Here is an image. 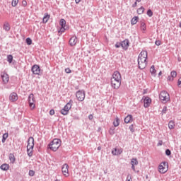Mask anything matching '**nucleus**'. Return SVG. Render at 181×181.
<instances>
[{
  "instance_id": "40",
  "label": "nucleus",
  "mask_w": 181,
  "mask_h": 181,
  "mask_svg": "<svg viewBox=\"0 0 181 181\" xmlns=\"http://www.w3.org/2000/svg\"><path fill=\"white\" fill-rule=\"evenodd\" d=\"M165 155L166 156H170V155H172V151H170V149L167 148L165 150Z\"/></svg>"
},
{
  "instance_id": "26",
  "label": "nucleus",
  "mask_w": 181,
  "mask_h": 181,
  "mask_svg": "<svg viewBox=\"0 0 181 181\" xmlns=\"http://www.w3.org/2000/svg\"><path fill=\"white\" fill-rule=\"evenodd\" d=\"M130 165H134V166L138 165V159L132 158L131 162H130Z\"/></svg>"
},
{
  "instance_id": "56",
  "label": "nucleus",
  "mask_w": 181,
  "mask_h": 181,
  "mask_svg": "<svg viewBox=\"0 0 181 181\" xmlns=\"http://www.w3.org/2000/svg\"><path fill=\"white\" fill-rule=\"evenodd\" d=\"M140 64H141V67H143V66H145V64H146H146H148V62H144V64H142L141 62H140Z\"/></svg>"
},
{
  "instance_id": "20",
  "label": "nucleus",
  "mask_w": 181,
  "mask_h": 181,
  "mask_svg": "<svg viewBox=\"0 0 181 181\" xmlns=\"http://www.w3.org/2000/svg\"><path fill=\"white\" fill-rule=\"evenodd\" d=\"M49 19H50V15H49V13H45L44 17L42 18V23H47Z\"/></svg>"
},
{
  "instance_id": "31",
  "label": "nucleus",
  "mask_w": 181,
  "mask_h": 181,
  "mask_svg": "<svg viewBox=\"0 0 181 181\" xmlns=\"http://www.w3.org/2000/svg\"><path fill=\"white\" fill-rule=\"evenodd\" d=\"M150 73L151 74H156V69H155V65H152L150 68Z\"/></svg>"
},
{
  "instance_id": "2",
  "label": "nucleus",
  "mask_w": 181,
  "mask_h": 181,
  "mask_svg": "<svg viewBox=\"0 0 181 181\" xmlns=\"http://www.w3.org/2000/svg\"><path fill=\"white\" fill-rule=\"evenodd\" d=\"M62 145V141L59 139H54L48 145L47 149H50L53 152H56L60 146Z\"/></svg>"
},
{
  "instance_id": "15",
  "label": "nucleus",
  "mask_w": 181,
  "mask_h": 181,
  "mask_svg": "<svg viewBox=\"0 0 181 181\" xmlns=\"http://www.w3.org/2000/svg\"><path fill=\"white\" fill-rule=\"evenodd\" d=\"M122 43V48L123 50H128V48L129 47V40L125 39L123 41L121 42Z\"/></svg>"
},
{
  "instance_id": "23",
  "label": "nucleus",
  "mask_w": 181,
  "mask_h": 181,
  "mask_svg": "<svg viewBox=\"0 0 181 181\" xmlns=\"http://www.w3.org/2000/svg\"><path fill=\"white\" fill-rule=\"evenodd\" d=\"M8 136H9V134H8V133H4L3 134L2 139H1L2 144H5L6 139H8Z\"/></svg>"
},
{
  "instance_id": "10",
  "label": "nucleus",
  "mask_w": 181,
  "mask_h": 181,
  "mask_svg": "<svg viewBox=\"0 0 181 181\" xmlns=\"http://www.w3.org/2000/svg\"><path fill=\"white\" fill-rule=\"evenodd\" d=\"M142 100L144 108H149L151 104H152V99L149 96H144Z\"/></svg>"
},
{
  "instance_id": "16",
  "label": "nucleus",
  "mask_w": 181,
  "mask_h": 181,
  "mask_svg": "<svg viewBox=\"0 0 181 181\" xmlns=\"http://www.w3.org/2000/svg\"><path fill=\"white\" fill-rule=\"evenodd\" d=\"M9 100L11 103H15L18 101V93L13 92L9 95Z\"/></svg>"
},
{
  "instance_id": "62",
  "label": "nucleus",
  "mask_w": 181,
  "mask_h": 181,
  "mask_svg": "<svg viewBox=\"0 0 181 181\" xmlns=\"http://www.w3.org/2000/svg\"><path fill=\"white\" fill-rule=\"evenodd\" d=\"M98 151H101V146L98 147Z\"/></svg>"
},
{
  "instance_id": "13",
  "label": "nucleus",
  "mask_w": 181,
  "mask_h": 181,
  "mask_svg": "<svg viewBox=\"0 0 181 181\" xmlns=\"http://www.w3.org/2000/svg\"><path fill=\"white\" fill-rule=\"evenodd\" d=\"M110 84L111 87H112V88H114L115 90H118V88L121 87V81L117 82V81L114 79H110Z\"/></svg>"
},
{
  "instance_id": "1",
  "label": "nucleus",
  "mask_w": 181,
  "mask_h": 181,
  "mask_svg": "<svg viewBox=\"0 0 181 181\" xmlns=\"http://www.w3.org/2000/svg\"><path fill=\"white\" fill-rule=\"evenodd\" d=\"M148 59V52L147 51H141L138 57V68L140 70H144L145 67H146V64H144L143 67H141V64H144V63H146V60Z\"/></svg>"
},
{
  "instance_id": "21",
  "label": "nucleus",
  "mask_w": 181,
  "mask_h": 181,
  "mask_svg": "<svg viewBox=\"0 0 181 181\" xmlns=\"http://www.w3.org/2000/svg\"><path fill=\"white\" fill-rule=\"evenodd\" d=\"M8 159L11 162V163H15L16 158H15V155L12 153H11L8 156Z\"/></svg>"
},
{
  "instance_id": "18",
  "label": "nucleus",
  "mask_w": 181,
  "mask_h": 181,
  "mask_svg": "<svg viewBox=\"0 0 181 181\" xmlns=\"http://www.w3.org/2000/svg\"><path fill=\"white\" fill-rule=\"evenodd\" d=\"M134 121V117H132V115H128L125 118H124V122L125 124H129L130 122H132Z\"/></svg>"
},
{
  "instance_id": "36",
  "label": "nucleus",
  "mask_w": 181,
  "mask_h": 181,
  "mask_svg": "<svg viewBox=\"0 0 181 181\" xmlns=\"http://www.w3.org/2000/svg\"><path fill=\"white\" fill-rule=\"evenodd\" d=\"M170 76L173 78H175V77L177 76V72H176V71H172L170 72Z\"/></svg>"
},
{
  "instance_id": "14",
  "label": "nucleus",
  "mask_w": 181,
  "mask_h": 181,
  "mask_svg": "<svg viewBox=\"0 0 181 181\" xmlns=\"http://www.w3.org/2000/svg\"><path fill=\"white\" fill-rule=\"evenodd\" d=\"M77 42H78V38L76 35H74L69 39V45L73 47V46L77 45Z\"/></svg>"
},
{
  "instance_id": "42",
  "label": "nucleus",
  "mask_w": 181,
  "mask_h": 181,
  "mask_svg": "<svg viewBox=\"0 0 181 181\" xmlns=\"http://www.w3.org/2000/svg\"><path fill=\"white\" fill-rule=\"evenodd\" d=\"M160 165H162L164 168L167 167V169H168V168H169V165L168 164V162H166V161L162 162Z\"/></svg>"
},
{
  "instance_id": "7",
  "label": "nucleus",
  "mask_w": 181,
  "mask_h": 181,
  "mask_svg": "<svg viewBox=\"0 0 181 181\" xmlns=\"http://www.w3.org/2000/svg\"><path fill=\"white\" fill-rule=\"evenodd\" d=\"M76 97L78 101H84L86 98V91L84 90H79L76 93Z\"/></svg>"
},
{
  "instance_id": "57",
  "label": "nucleus",
  "mask_w": 181,
  "mask_h": 181,
  "mask_svg": "<svg viewBox=\"0 0 181 181\" xmlns=\"http://www.w3.org/2000/svg\"><path fill=\"white\" fill-rule=\"evenodd\" d=\"M132 170H134V172H136V170H135V165H132Z\"/></svg>"
},
{
  "instance_id": "39",
  "label": "nucleus",
  "mask_w": 181,
  "mask_h": 181,
  "mask_svg": "<svg viewBox=\"0 0 181 181\" xmlns=\"http://www.w3.org/2000/svg\"><path fill=\"white\" fill-rule=\"evenodd\" d=\"M146 13L149 18H152V16H153V12L151 9H148Z\"/></svg>"
},
{
  "instance_id": "45",
  "label": "nucleus",
  "mask_w": 181,
  "mask_h": 181,
  "mask_svg": "<svg viewBox=\"0 0 181 181\" xmlns=\"http://www.w3.org/2000/svg\"><path fill=\"white\" fill-rule=\"evenodd\" d=\"M129 129H130V132L134 134V132H135V129H134V124H131L129 127Z\"/></svg>"
},
{
  "instance_id": "4",
  "label": "nucleus",
  "mask_w": 181,
  "mask_h": 181,
  "mask_svg": "<svg viewBox=\"0 0 181 181\" xmlns=\"http://www.w3.org/2000/svg\"><path fill=\"white\" fill-rule=\"evenodd\" d=\"M159 98L160 101H162L164 103H168V101H170V95H169V93L166 90H162L159 94Z\"/></svg>"
},
{
  "instance_id": "29",
  "label": "nucleus",
  "mask_w": 181,
  "mask_h": 181,
  "mask_svg": "<svg viewBox=\"0 0 181 181\" xmlns=\"http://www.w3.org/2000/svg\"><path fill=\"white\" fill-rule=\"evenodd\" d=\"M113 127H118V125H119V118H118V117H117L115 118V121L113 122Z\"/></svg>"
},
{
  "instance_id": "17",
  "label": "nucleus",
  "mask_w": 181,
  "mask_h": 181,
  "mask_svg": "<svg viewBox=\"0 0 181 181\" xmlns=\"http://www.w3.org/2000/svg\"><path fill=\"white\" fill-rule=\"evenodd\" d=\"M122 152V148H113V150L112 151V154L114 156H118V155H121Z\"/></svg>"
},
{
  "instance_id": "44",
  "label": "nucleus",
  "mask_w": 181,
  "mask_h": 181,
  "mask_svg": "<svg viewBox=\"0 0 181 181\" xmlns=\"http://www.w3.org/2000/svg\"><path fill=\"white\" fill-rule=\"evenodd\" d=\"M126 181H132V176L131 175V174L127 175Z\"/></svg>"
},
{
  "instance_id": "5",
  "label": "nucleus",
  "mask_w": 181,
  "mask_h": 181,
  "mask_svg": "<svg viewBox=\"0 0 181 181\" xmlns=\"http://www.w3.org/2000/svg\"><path fill=\"white\" fill-rule=\"evenodd\" d=\"M71 104H73V100H70L69 103L66 104L63 109L60 110L62 115H68L70 110H71Z\"/></svg>"
},
{
  "instance_id": "64",
  "label": "nucleus",
  "mask_w": 181,
  "mask_h": 181,
  "mask_svg": "<svg viewBox=\"0 0 181 181\" xmlns=\"http://www.w3.org/2000/svg\"><path fill=\"white\" fill-rule=\"evenodd\" d=\"M179 26L181 28V21L180 22Z\"/></svg>"
},
{
  "instance_id": "46",
  "label": "nucleus",
  "mask_w": 181,
  "mask_h": 181,
  "mask_svg": "<svg viewBox=\"0 0 181 181\" xmlns=\"http://www.w3.org/2000/svg\"><path fill=\"white\" fill-rule=\"evenodd\" d=\"M155 45H156V46H160V45H162V42H160V40H156Z\"/></svg>"
},
{
  "instance_id": "35",
  "label": "nucleus",
  "mask_w": 181,
  "mask_h": 181,
  "mask_svg": "<svg viewBox=\"0 0 181 181\" xmlns=\"http://www.w3.org/2000/svg\"><path fill=\"white\" fill-rule=\"evenodd\" d=\"M25 43H26L27 45H28V46H30V45H32V38H30V37H27V38L25 39Z\"/></svg>"
},
{
  "instance_id": "25",
  "label": "nucleus",
  "mask_w": 181,
  "mask_h": 181,
  "mask_svg": "<svg viewBox=\"0 0 181 181\" xmlns=\"http://www.w3.org/2000/svg\"><path fill=\"white\" fill-rule=\"evenodd\" d=\"M0 168L1 169V170H9V165L6 163H4L0 166Z\"/></svg>"
},
{
  "instance_id": "19",
  "label": "nucleus",
  "mask_w": 181,
  "mask_h": 181,
  "mask_svg": "<svg viewBox=\"0 0 181 181\" xmlns=\"http://www.w3.org/2000/svg\"><path fill=\"white\" fill-rule=\"evenodd\" d=\"M3 29L6 32H9L11 30V25H9V23L5 22L3 25Z\"/></svg>"
},
{
  "instance_id": "37",
  "label": "nucleus",
  "mask_w": 181,
  "mask_h": 181,
  "mask_svg": "<svg viewBox=\"0 0 181 181\" xmlns=\"http://www.w3.org/2000/svg\"><path fill=\"white\" fill-rule=\"evenodd\" d=\"M18 4H19V0H12L11 6L15 7Z\"/></svg>"
},
{
  "instance_id": "38",
  "label": "nucleus",
  "mask_w": 181,
  "mask_h": 181,
  "mask_svg": "<svg viewBox=\"0 0 181 181\" xmlns=\"http://www.w3.org/2000/svg\"><path fill=\"white\" fill-rule=\"evenodd\" d=\"M166 112H168V107L164 106L161 111V115H165V114H166Z\"/></svg>"
},
{
  "instance_id": "22",
  "label": "nucleus",
  "mask_w": 181,
  "mask_h": 181,
  "mask_svg": "<svg viewBox=\"0 0 181 181\" xmlns=\"http://www.w3.org/2000/svg\"><path fill=\"white\" fill-rule=\"evenodd\" d=\"M159 172L160 173H166V172H168V168H166L165 167H163V165L160 164Z\"/></svg>"
},
{
  "instance_id": "6",
  "label": "nucleus",
  "mask_w": 181,
  "mask_h": 181,
  "mask_svg": "<svg viewBox=\"0 0 181 181\" xmlns=\"http://www.w3.org/2000/svg\"><path fill=\"white\" fill-rule=\"evenodd\" d=\"M0 77L2 80L3 86H6V84L9 83V74H8L6 71L1 72Z\"/></svg>"
},
{
  "instance_id": "43",
  "label": "nucleus",
  "mask_w": 181,
  "mask_h": 181,
  "mask_svg": "<svg viewBox=\"0 0 181 181\" xmlns=\"http://www.w3.org/2000/svg\"><path fill=\"white\" fill-rule=\"evenodd\" d=\"M28 175H29V176H31V177L35 176V170H30L29 172H28Z\"/></svg>"
},
{
  "instance_id": "30",
  "label": "nucleus",
  "mask_w": 181,
  "mask_h": 181,
  "mask_svg": "<svg viewBox=\"0 0 181 181\" xmlns=\"http://www.w3.org/2000/svg\"><path fill=\"white\" fill-rule=\"evenodd\" d=\"M144 11H145V8H144V6H141L137 9V13L139 15H142V13H144Z\"/></svg>"
},
{
  "instance_id": "9",
  "label": "nucleus",
  "mask_w": 181,
  "mask_h": 181,
  "mask_svg": "<svg viewBox=\"0 0 181 181\" xmlns=\"http://www.w3.org/2000/svg\"><path fill=\"white\" fill-rule=\"evenodd\" d=\"M31 71L33 74H35V76H40L42 69H40V66H39L38 64H34L31 67Z\"/></svg>"
},
{
  "instance_id": "28",
  "label": "nucleus",
  "mask_w": 181,
  "mask_h": 181,
  "mask_svg": "<svg viewBox=\"0 0 181 181\" xmlns=\"http://www.w3.org/2000/svg\"><path fill=\"white\" fill-rule=\"evenodd\" d=\"M66 32V29L64 27H60L59 30H58V35L59 36H62V33H64Z\"/></svg>"
},
{
  "instance_id": "11",
  "label": "nucleus",
  "mask_w": 181,
  "mask_h": 181,
  "mask_svg": "<svg viewBox=\"0 0 181 181\" xmlns=\"http://www.w3.org/2000/svg\"><path fill=\"white\" fill-rule=\"evenodd\" d=\"M121 78H122L121 73H119V71H115L112 74V76L110 80H115L116 83H119V81H121Z\"/></svg>"
},
{
  "instance_id": "63",
  "label": "nucleus",
  "mask_w": 181,
  "mask_h": 181,
  "mask_svg": "<svg viewBox=\"0 0 181 181\" xmlns=\"http://www.w3.org/2000/svg\"><path fill=\"white\" fill-rule=\"evenodd\" d=\"M142 0H136V2H141Z\"/></svg>"
},
{
  "instance_id": "48",
  "label": "nucleus",
  "mask_w": 181,
  "mask_h": 181,
  "mask_svg": "<svg viewBox=\"0 0 181 181\" xmlns=\"http://www.w3.org/2000/svg\"><path fill=\"white\" fill-rule=\"evenodd\" d=\"M141 29L142 30H146V25H145V23H141Z\"/></svg>"
},
{
  "instance_id": "3",
  "label": "nucleus",
  "mask_w": 181,
  "mask_h": 181,
  "mask_svg": "<svg viewBox=\"0 0 181 181\" xmlns=\"http://www.w3.org/2000/svg\"><path fill=\"white\" fill-rule=\"evenodd\" d=\"M33 148H35V139L30 136L28 139L27 153L29 158L33 156Z\"/></svg>"
},
{
  "instance_id": "50",
  "label": "nucleus",
  "mask_w": 181,
  "mask_h": 181,
  "mask_svg": "<svg viewBox=\"0 0 181 181\" xmlns=\"http://www.w3.org/2000/svg\"><path fill=\"white\" fill-rule=\"evenodd\" d=\"M168 81H173L175 80L174 78H173L171 76H169L167 78Z\"/></svg>"
},
{
  "instance_id": "41",
  "label": "nucleus",
  "mask_w": 181,
  "mask_h": 181,
  "mask_svg": "<svg viewBox=\"0 0 181 181\" xmlns=\"http://www.w3.org/2000/svg\"><path fill=\"white\" fill-rule=\"evenodd\" d=\"M115 47H116V49H119V47H122L121 42H117L116 44L115 45Z\"/></svg>"
},
{
  "instance_id": "34",
  "label": "nucleus",
  "mask_w": 181,
  "mask_h": 181,
  "mask_svg": "<svg viewBox=\"0 0 181 181\" xmlns=\"http://www.w3.org/2000/svg\"><path fill=\"white\" fill-rule=\"evenodd\" d=\"M13 61V57L12 56V54L8 55L7 62H8L9 63H12Z\"/></svg>"
},
{
  "instance_id": "49",
  "label": "nucleus",
  "mask_w": 181,
  "mask_h": 181,
  "mask_svg": "<svg viewBox=\"0 0 181 181\" xmlns=\"http://www.w3.org/2000/svg\"><path fill=\"white\" fill-rule=\"evenodd\" d=\"M65 73H66V74H70V73H71V69H70V68L65 69Z\"/></svg>"
},
{
  "instance_id": "47",
  "label": "nucleus",
  "mask_w": 181,
  "mask_h": 181,
  "mask_svg": "<svg viewBox=\"0 0 181 181\" xmlns=\"http://www.w3.org/2000/svg\"><path fill=\"white\" fill-rule=\"evenodd\" d=\"M22 6L24 7L28 6V1H26V0H23L22 1Z\"/></svg>"
},
{
  "instance_id": "55",
  "label": "nucleus",
  "mask_w": 181,
  "mask_h": 181,
  "mask_svg": "<svg viewBox=\"0 0 181 181\" xmlns=\"http://www.w3.org/2000/svg\"><path fill=\"white\" fill-rule=\"evenodd\" d=\"M64 28L65 30H69V25H67L66 24Z\"/></svg>"
},
{
  "instance_id": "32",
  "label": "nucleus",
  "mask_w": 181,
  "mask_h": 181,
  "mask_svg": "<svg viewBox=\"0 0 181 181\" xmlns=\"http://www.w3.org/2000/svg\"><path fill=\"white\" fill-rule=\"evenodd\" d=\"M138 22V17L134 16L132 20H131V23L132 25H136V23Z\"/></svg>"
},
{
  "instance_id": "52",
  "label": "nucleus",
  "mask_w": 181,
  "mask_h": 181,
  "mask_svg": "<svg viewBox=\"0 0 181 181\" xmlns=\"http://www.w3.org/2000/svg\"><path fill=\"white\" fill-rule=\"evenodd\" d=\"M49 115H54V110L52 109L49 110Z\"/></svg>"
},
{
  "instance_id": "61",
  "label": "nucleus",
  "mask_w": 181,
  "mask_h": 181,
  "mask_svg": "<svg viewBox=\"0 0 181 181\" xmlns=\"http://www.w3.org/2000/svg\"><path fill=\"white\" fill-rule=\"evenodd\" d=\"M162 76V71H160L159 73H158V76Z\"/></svg>"
},
{
  "instance_id": "59",
  "label": "nucleus",
  "mask_w": 181,
  "mask_h": 181,
  "mask_svg": "<svg viewBox=\"0 0 181 181\" xmlns=\"http://www.w3.org/2000/svg\"><path fill=\"white\" fill-rule=\"evenodd\" d=\"M74 119H80V117H77V116H75V117H74Z\"/></svg>"
},
{
  "instance_id": "8",
  "label": "nucleus",
  "mask_w": 181,
  "mask_h": 181,
  "mask_svg": "<svg viewBox=\"0 0 181 181\" xmlns=\"http://www.w3.org/2000/svg\"><path fill=\"white\" fill-rule=\"evenodd\" d=\"M28 101L29 103V107H30L32 110L35 109L36 105H35V95H33V93H31L28 95Z\"/></svg>"
},
{
  "instance_id": "12",
  "label": "nucleus",
  "mask_w": 181,
  "mask_h": 181,
  "mask_svg": "<svg viewBox=\"0 0 181 181\" xmlns=\"http://www.w3.org/2000/svg\"><path fill=\"white\" fill-rule=\"evenodd\" d=\"M62 172L65 177H69L70 174L69 173V164L65 163L62 167Z\"/></svg>"
},
{
  "instance_id": "53",
  "label": "nucleus",
  "mask_w": 181,
  "mask_h": 181,
  "mask_svg": "<svg viewBox=\"0 0 181 181\" xmlns=\"http://www.w3.org/2000/svg\"><path fill=\"white\" fill-rule=\"evenodd\" d=\"M93 118H94V116H93V115H88V119H90L91 121L93 119Z\"/></svg>"
},
{
  "instance_id": "54",
  "label": "nucleus",
  "mask_w": 181,
  "mask_h": 181,
  "mask_svg": "<svg viewBox=\"0 0 181 181\" xmlns=\"http://www.w3.org/2000/svg\"><path fill=\"white\" fill-rule=\"evenodd\" d=\"M136 5H138V3L136 1H135L133 4H132V8H136Z\"/></svg>"
},
{
  "instance_id": "58",
  "label": "nucleus",
  "mask_w": 181,
  "mask_h": 181,
  "mask_svg": "<svg viewBox=\"0 0 181 181\" xmlns=\"http://www.w3.org/2000/svg\"><path fill=\"white\" fill-rule=\"evenodd\" d=\"M81 1V0H75L76 4H80Z\"/></svg>"
},
{
  "instance_id": "24",
  "label": "nucleus",
  "mask_w": 181,
  "mask_h": 181,
  "mask_svg": "<svg viewBox=\"0 0 181 181\" xmlns=\"http://www.w3.org/2000/svg\"><path fill=\"white\" fill-rule=\"evenodd\" d=\"M169 129H175V122L173 120H170L168 123Z\"/></svg>"
},
{
  "instance_id": "27",
  "label": "nucleus",
  "mask_w": 181,
  "mask_h": 181,
  "mask_svg": "<svg viewBox=\"0 0 181 181\" xmlns=\"http://www.w3.org/2000/svg\"><path fill=\"white\" fill-rule=\"evenodd\" d=\"M110 135H114L115 134V127L112 126L109 129Z\"/></svg>"
},
{
  "instance_id": "60",
  "label": "nucleus",
  "mask_w": 181,
  "mask_h": 181,
  "mask_svg": "<svg viewBox=\"0 0 181 181\" xmlns=\"http://www.w3.org/2000/svg\"><path fill=\"white\" fill-rule=\"evenodd\" d=\"M78 88H79L78 86H75V90H78Z\"/></svg>"
},
{
  "instance_id": "33",
  "label": "nucleus",
  "mask_w": 181,
  "mask_h": 181,
  "mask_svg": "<svg viewBox=\"0 0 181 181\" xmlns=\"http://www.w3.org/2000/svg\"><path fill=\"white\" fill-rule=\"evenodd\" d=\"M59 25L61 27H64L66 26V20H64V18H62L60 21H59Z\"/></svg>"
},
{
  "instance_id": "51",
  "label": "nucleus",
  "mask_w": 181,
  "mask_h": 181,
  "mask_svg": "<svg viewBox=\"0 0 181 181\" xmlns=\"http://www.w3.org/2000/svg\"><path fill=\"white\" fill-rule=\"evenodd\" d=\"M163 144V141L162 140H159L158 143L157 144V146H162Z\"/></svg>"
}]
</instances>
